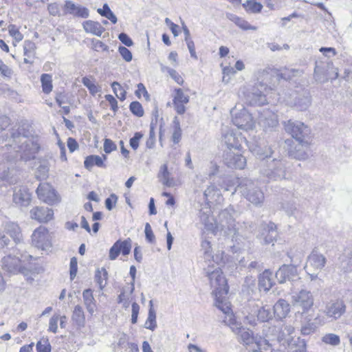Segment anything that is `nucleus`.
Masks as SVG:
<instances>
[{
    "label": "nucleus",
    "mask_w": 352,
    "mask_h": 352,
    "mask_svg": "<svg viewBox=\"0 0 352 352\" xmlns=\"http://www.w3.org/2000/svg\"><path fill=\"white\" fill-rule=\"evenodd\" d=\"M13 202L19 206L27 207L32 200L29 189L24 186H19L13 189Z\"/></svg>",
    "instance_id": "nucleus-14"
},
{
    "label": "nucleus",
    "mask_w": 352,
    "mask_h": 352,
    "mask_svg": "<svg viewBox=\"0 0 352 352\" xmlns=\"http://www.w3.org/2000/svg\"><path fill=\"white\" fill-rule=\"evenodd\" d=\"M326 263L327 258L323 254L317 252H312L310 254L305 266V270L311 281L318 278V275L324 267Z\"/></svg>",
    "instance_id": "nucleus-8"
},
{
    "label": "nucleus",
    "mask_w": 352,
    "mask_h": 352,
    "mask_svg": "<svg viewBox=\"0 0 352 352\" xmlns=\"http://www.w3.org/2000/svg\"><path fill=\"white\" fill-rule=\"evenodd\" d=\"M8 32L16 42L19 43L23 40V36L15 25H10L8 26Z\"/></svg>",
    "instance_id": "nucleus-51"
},
{
    "label": "nucleus",
    "mask_w": 352,
    "mask_h": 352,
    "mask_svg": "<svg viewBox=\"0 0 352 352\" xmlns=\"http://www.w3.org/2000/svg\"><path fill=\"white\" fill-rule=\"evenodd\" d=\"M223 314H225L223 322L230 327L231 331L237 336L239 342L245 345H250L256 342L257 338H254L253 331L243 327L241 322L236 321L231 310Z\"/></svg>",
    "instance_id": "nucleus-4"
},
{
    "label": "nucleus",
    "mask_w": 352,
    "mask_h": 352,
    "mask_svg": "<svg viewBox=\"0 0 352 352\" xmlns=\"http://www.w3.org/2000/svg\"><path fill=\"white\" fill-rule=\"evenodd\" d=\"M346 311V306L342 300H331L326 305L324 313L329 318L337 320Z\"/></svg>",
    "instance_id": "nucleus-15"
},
{
    "label": "nucleus",
    "mask_w": 352,
    "mask_h": 352,
    "mask_svg": "<svg viewBox=\"0 0 352 352\" xmlns=\"http://www.w3.org/2000/svg\"><path fill=\"white\" fill-rule=\"evenodd\" d=\"M36 193L39 199L50 205H53L59 201V197L54 188L48 183L41 184Z\"/></svg>",
    "instance_id": "nucleus-12"
},
{
    "label": "nucleus",
    "mask_w": 352,
    "mask_h": 352,
    "mask_svg": "<svg viewBox=\"0 0 352 352\" xmlns=\"http://www.w3.org/2000/svg\"><path fill=\"white\" fill-rule=\"evenodd\" d=\"M118 197L115 194H111L109 197L105 200V206L109 210H111L113 206L116 204Z\"/></svg>",
    "instance_id": "nucleus-64"
},
{
    "label": "nucleus",
    "mask_w": 352,
    "mask_h": 352,
    "mask_svg": "<svg viewBox=\"0 0 352 352\" xmlns=\"http://www.w3.org/2000/svg\"><path fill=\"white\" fill-rule=\"evenodd\" d=\"M252 312L256 313L257 320L265 322L272 318L270 307L267 305H259L257 302L252 305Z\"/></svg>",
    "instance_id": "nucleus-25"
},
{
    "label": "nucleus",
    "mask_w": 352,
    "mask_h": 352,
    "mask_svg": "<svg viewBox=\"0 0 352 352\" xmlns=\"http://www.w3.org/2000/svg\"><path fill=\"white\" fill-rule=\"evenodd\" d=\"M143 134L140 132H136L134 136L130 139V146L133 150H137L139 146V143Z\"/></svg>",
    "instance_id": "nucleus-59"
},
{
    "label": "nucleus",
    "mask_w": 352,
    "mask_h": 352,
    "mask_svg": "<svg viewBox=\"0 0 352 352\" xmlns=\"http://www.w3.org/2000/svg\"><path fill=\"white\" fill-rule=\"evenodd\" d=\"M32 258L29 254H21V258L8 255L2 258V267L10 273L16 274L21 272L25 263Z\"/></svg>",
    "instance_id": "nucleus-11"
},
{
    "label": "nucleus",
    "mask_w": 352,
    "mask_h": 352,
    "mask_svg": "<svg viewBox=\"0 0 352 352\" xmlns=\"http://www.w3.org/2000/svg\"><path fill=\"white\" fill-rule=\"evenodd\" d=\"M38 148L32 139L21 135L19 131L12 132L8 143L3 147L2 158H0V182L12 183V162L19 156L24 160L34 157Z\"/></svg>",
    "instance_id": "nucleus-1"
},
{
    "label": "nucleus",
    "mask_w": 352,
    "mask_h": 352,
    "mask_svg": "<svg viewBox=\"0 0 352 352\" xmlns=\"http://www.w3.org/2000/svg\"><path fill=\"white\" fill-rule=\"evenodd\" d=\"M281 208L288 216L294 215L296 210V206L294 202H284L282 204Z\"/></svg>",
    "instance_id": "nucleus-55"
},
{
    "label": "nucleus",
    "mask_w": 352,
    "mask_h": 352,
    "mask_svg": "<svg viewBox=\"0 0 352 352\" xmlns=\"http://www.w3.org/2000/svg\"><path fill=\"white\" fill-rule=\"evenodd\" d=\"M235 212L232 208H228L222 210L219 215V223L216 226L224 236L231 237L233 241L238 236V229L236 228L234 215Z\"/></svg>",
    "instance_id": "nucleus-6"
},
{
    "label": "nucleus",
    "mask_w": 352,
    "mask_h": 352,
    "mask_svg": "<svg viewBox=\"0 0 352 352\" xmlns=\"http://www.w3.org/2000/svg\"><path fill=\"white\" fill-rule=\"evenodd\" d=\"M292 307L295 311V316H302L307 314L314 305V297L312 293L305 289L300 291H293L290 294Z\"/></svg>",
    "instance_id": "nucleus-3"
},
{
    "label": "nucleus",
    "mask_w": 352,
    "mask_h": 352,
    "mask_svg": "<svg viewBox=\"0 0 352 352\" xmlns=\"http://www.w3.org/2000/svg\"><path fill=\"white\" fill-rule=\"evenodd\" d=\"M280 331V329L276 326H268L267 324L263 326V333L268 339L277 340V335Z\"/></svg>",
    "instance_id": "nucleus-43"
},
{
    "label": "nucleus",
    "mask_w": 352,
    "mask_h": 352,
    "mask_svg": "<svg viewBox=\"0 0 352 352\" xmlns=\"http://www.w3.org/2000/svg\"><path fill=\"white\" fill-rule=\"evenodd\" d=\"M37 352H50L51 346L47 339H42L36 344Z\"/></svg>",
    "instance_id": "nucleus-56"
},
{
    "label": "nucleus",
    "mask_w": 352,
    "mask_h": 352,
    "mask_svg": "<svg viewBox=\"0 0 352 352\" xmlns=\"http://www.w3.org/2000/svg\"><path fill=\"white\" fill-rule=\"evenodd\" d=\"M250 102L256 105H263L267 102L266 96L265 94H262L261 91H254L252 94Z\"/></svg>",
    "instance_id": "nucleus-48"
},
{
    "label": "nucleus",
    "mask_w": 352,
    "mask_h": 352,
    "mask_svg": "<svg viewBox=\"0 0 352 352\" xmlns=\"http://www.w3.org/2000/svg\"><path fill=\"white\" fill-rule=\"evenodd\" d=\"M72 320L79 329L85 326V314L83 308L80 305L74 307L72 314Z\"/></svg>",
    "instance_id": "nucleus-31"
},
{
    "label": "nucleus",
    "mask_w": 352,
    "mask_h": 352,
    "mask_svg": "<svg viewBox=\"0 0 352 352\" xmlns=\"http://www.w3.org/2000/svg\"><path fill=\"white\" fill-rule=\"evenodd\" d=\"M311 104V98L308 96L298 98L296 106L300 110L307 109Z\"/></svg>",
    "instance_id": "nucleus-52"
},
{
    "label": "nucleus",
    "mask_w": 352,
    "mask_h": 352,
    "mask_svg": "<svg viewBox=\"0 0 352 352\" xmlns=\"http://www.w3.org/2000/svg\"><path fill=\"white\" fill-rule=\"evenodd\" d=\"M30 214L32 219L40 223H47L53 219L54 211L47 207L36 206L30 210Z\"/></svg>",
    "instance_id": "nucleus-18"
},
{
    "label": "nucleus",
    "mask_w": 352,
    "mask_h": 352,
    "mask_svg": "<svg viewBox=\"0 0 352 352\" xmlns=\"http://www.w3.org/2000/svg\"><path fill=\"white\" fill-rule=\"evenodd\" d=\"M82 298L84 305L89 315L92 317L96 309V301L94 297L93 292L91 289H87L82 292Z\"/></svg>",
    "instance_id": "nucleus-26"
},
{
    "label": "nucleus",
    "mask_w": 352,
    "mask_h": 352,
    "mask_svg": "<svg viewBox=\"0 0 352 352\" xmlns=\"http://www.w3.org/2000/svg\"><path fill=\"white\" fill-rule=\"evenodd\" d=\"M321 340L324 344L333 346H338L340 344V336L335 333H326L321 338Z\"/></svg>",
    "instance_id": "nucleus-42"
},
{
    "label": "nucleus",
    "mask_w": 352,
    "mask_h": 352,
    "mask_svg": "<svg viewBox=\"0 0 352 352\" xmlns=\"http://www.w3.org/2000/svg\"><path fill=\"white\" fill-rule=\"evenodd\" d=\"M211 287L214 289L215 296L214 305L223 313H228L231 310L230 304L226 298L228 292V286L222 270L219 267L208 266L205 269Z\"/></svg>",
    "instance_id": "nucleus-2"
},
{
    "label": "nucleus",
    "mask_w": 352,
    "mask_h": 352,
    "mask_svg": "<svg viewBox=\"0 0 352 352\" xmlns=\"http://www.w3.org/2000/svg\"><path fill=\"white\" fill-rule=\"evenodd\" d=\"M111 87L116 96L120 100H124L126 98V91L123 87L118 82H113L111 84Z\"/></svg>",
    "instance_id": "nucleus-50"
},
{
    "label": "nucleus",
    "mask_w": 352,
    "mask_h": 352,
    "mask_svg": "<svg viewBox=\"0 0 352 352\" xmlns=\"http://www.w3.org/2000/svg\"><path fill=\"white\" fill-rule=\"evenodd\" d=\"M314 78L319 82L327 80V75L323 72L322 68L318 65H316L314 69Z\"/></svg>",
    "instance_id": "nucleus-57"
},
{
    "label": "nucleus",
    "mask_w": 352,
    "mask_h": 352,
    "mask_svg": "<svg viewBox=\"0 0 352 352\" xmlns=\"http://www.w3.org/2000/svg\"><path fill=\"white\" fill-rule=\"evenodd\" d=\"M275 276L280 283L287 280L294 282L300 279L294 265H283L276 272Z\"/></svg>",
    "instance_id": "nucleus-13"
},
{
    "label": "nucleus",
    "mask_w": 352,
    "mask_h": 352,
    "mask_svg": "<svg viewBox=\"0 0 352 352\" xmlns=\"http://www.w3.org/2000/svg\"><path fill=\"white\" fill-rule=\"evenodd\" d=\"M31 240L34 247L43 251L48 250L52 246L51 234L43 226H39L34 230L31 236Z\"/></svg>",
    "instance_id": "nucleus-10"
},
{
    "label": "nucleus",
    "mask_w": 352,
    "mask_h": 352,
    "mask_svg": "<svg viewBox=\"0 0 352 352\" xmlns=\"http://www.w3.org/2000/svg\"><path fill=\"white\" fill-rule=\"evenodd\" d=\"M131 239L130 238L126 239L124 241L118 240L116 241L118 248L120 252L124 255H128L131 250Z\"/></svg>",
    "instance_id": "nucleus-47"
},
{
    "label": "nucleus",
    "mask_w": 352,
    "mask_h": 352,
    "mask_svg": "<svg viewBox=\"0 0 352 352\" xmlns=\"http://www.w3.org/2000/svg\"><path fill=\"white\" fill-rule=\"evenodd\" d=\"M339 267L343 273L352 272V249H347L340 257Z\"/></svg>",
    "instance_id": "nucleus-29"
},
{
    "label": "nucleus",
    "mask_w": 352,
    "mask_h": 352,
    "mask_svg": "<svg viewBox=\"0 0 352 352\" xmlns=\"http://www.w3.org/2000/svg\"><path fill=\"white\" fill-rule=\"evenodd\" d=\"M82 82L84 85V86H85L88 89L89 93L93 96L96 95L97 93L101 91V87L97 85L95 83V81L91 80L89 77H83L82 78Z\"/></svg>",
    "instance_id": "nucleus-40"
},
{
    "label": "nucleus",
    "mask_w": 352,
    "mask_h": 352,
    "mask_svg": "<svg viewBox=\"0 0 352 352\" xmlns=\"http://www.w3.org/2000/svg\"><path fill=\"white\" fill-rule=\"evenodd\" d=\"M2 227L16 243H20L22 241L23 237L21 229L16 223L7 222Z\"/></svg>",
    "instance_id": "nucleus-28"
},
{
    "label": "nucleus",
    "mask_w": 352,
    "mask_h": 352,
    "mask_svg": "<svg viewBox=\"0 0 352 352\" xmlns=\"http://www.w3.org/2000/svg\"><path fill=\"white\" fill-rule=\"evenodd\" d=\"M227 18L243 30H256V26L251 25L248 21L233 14H227Z\"/></svg>",
    "instance_id": "nucleus-35"
},
{
    "label": "nucleus",
    "mask_w": 352,
    "mask_h": 352,
    "mask_svg": "<svg viewBox=\"0 0 352 352\" xmlns=\"http://www.w3.org/2000/svg\"><path fill=\"white\" fill-rule=\"evenodd\" d=\"M36 45L34 42L27 40L23 43V54L28 58L35 56Z\"/></svg>",
    "instance_id": "nucleus-46"
},
{
    "label": "nucleus",
    "mask_w": 352,
    "mask_h": 352,
    "mask_svg": "<svg viewBox=\"0 0 352 352\" xmlns=\"http://www.w3.org/2000/svg\"><path fill=\"white\" fill-rule=\"evenodd\" d=\"M241 195L256 207H261L265 201L262 190L252 180L245 179L236 188Z\"/></svg>",
    "instance_id": "nucleus-5"
},
{
    "label": "nucleus",
    "mask_w": 352,
    "mask_h": 352,
    "mask_svg": "<svg viewBox=\"0 0 352 352\" xmlns=\"http://www.w3.org/2000/svg\"><path fill=\"white\" fill-rule=\"evenodd\" d=\"M201 247L206 258L212 257L214 258V261L219 264H224L228 260L227 256L223 252L216 254L214 257L212 256L211 243L208 240L202 241Z\"/></svg>",
    "instance_id": "nucleus-23"
},
{
    "label": "nucleus",
    "mask_w": 352,
    "mask_h": 352,
    "mask_svg": "<svg viewBox=\"0 0 352 352\" xmlns=\"http://www.w3.org/2000/svg\"><path fill=\"white\" fill-rule=\"evenodd\" d=\"M236 73V71L233 67H225L223 69V78L222 81L225 83H228L230 81V76H233Z\"/></svg>",
    "instance_id": "nucleus-58"
},
{
    "label": "nucleus",
    "mask_w": 352,
    "mask_h": 352,
    "mask_svg": "<svg viewBox=\"0 0 352 352\" xmlns=\"http://www.w3.org/2000/svg\"><path fill=\"white\" fill-rule=\"evenodd\" d=\"M222 138V141L229 149H240L241 143L243 140L241 133L234 131L233 129H227L223 131Z\"/></svg>",
    "instance_id": "nucleus-16"
},
{
    "label": "nucleus",
    "mask_w": 352,
    "mask_h": 352,
    "mask_svg": "<svg viewBox=\"0 0 352 352\" xmlns=\"http://www.w3.org/2000/svg\"><path fill=\"white\" fill-rule=\"evenodd\" d=\"M243 6L248 12L252 13H259L263 8V5L256 0H247L245 3H243Z\"/></svg>",
    "instance_id": "nucleus-41"
},
{
    "label": "nucleus",
    "mask_w": 352,
    "mask_h": 352,
    "mask_svg": "<svg viewBox=\"0 0 352 352\" xmlns=\"http://www.w3.org/2000/svg\"><path fill=\"white\" fill-rule=\"evenodd\" d=\"M291 306L292 303L289 304L286 300L279 299L273 307L274 316L280 320L285 318L290 312Z\"/></svg>",
    "instance_id": "nucleus-24"
},
{
    "label": "nucleus",
    "mask_w": 352,
    "mask_h": 352,
    "mask_svg": "<svg viewBox=\"0 0 352 352\" xmlns=\"http://www.w3.org/2000/svg\"><path fill=\"white\" fill-rule=\"evenodd\" d=\"M189 102V96L185 95L182 89L175 90L173 105L175 111L179 114H183L186 111L185 104Z\"/></svg>",
    "instance_id": "nucleus-22"
},
{
    "label": "nucleus",
    "mask_w": 352,
    "mask_h": 352,
    "mask_svg": "<svg viewBox=\"0 0 352 352\" xmlns=\"http://www.w3.org/2000/svg\"><path fill=\"white\" fill-rule=\"evenodd\" d=\"M161 70L163 72H167L170 78H172L177 84L182 85L184 83L182 77L176 70L163 65H161Z\"/></svg>",
    "instance_id": "nucleus-45"
},
{
    "label": "nucleus",
    "mask_w": 352,
    "mask_h": 352,
    "mask_svg": "<svg viewBox=\"0 0 352 352\" xmlns=\"http://www.w3.org/2000/svg\"><path fill=\"white\" fill-rule=\"evenodd\" d=\"M258 123L265 129H273L278 125V117L272 111L265 109L259 116Z\"/></svg>",
    "instance_id": "nucleus-21"
},
{
    "label": "nucleus",
    "mask_w": 352,
    "mask_h": 352,
    "mask_svg": "<svg viewBox=\"0 0 352 352\" xmlns=\"http://www.w3.org/2000/svg\"><path fill=\"white\" fill-rule=\"evenodd\" d=\"M224 162L228 167L232 168L243 169L246 165V160L242 155L231 151L226 153Z\"/></svg>",
    "instance_id": "nucleus-20"
},
{
    "label": "nucleus",
    "mask_w": 352,
    "mask_h": 352,
    "mask_svg": "<svg viewBox=\"0 0 352 352\" xmlns=\"http://www.w3.org/2000/svg\"><path fill=\"white\" fill-rule=\"evenodd\" d=\"M232 121L239 129L248 131L253 129L255 122L252 114L242 104H237L230 111Z\"/></svg>",
    "instance_id": "nucleus-7"
},
{
    "label": "nucleus",
    "mask_w": 352,
    "mask_h": 352,
    "mask_svg": "<svg viewBox=\"0 0 352 352\" xmlns=\"http://www.w3.org/2000/svg\"><path fill=\"white\" fill-rule=\"evenodd\" d=\"M284 125L285 131L300 142V146L304 145L307 146L309 144V142L305 140V138L310 133V129L304 123L288 120L284 123Z\"/></svg>",
    "instance_id": "nucleus-9"
},
{
    "label": "nucleus",
    "mask_w": 352,
    "mask_h": 352,
    "mask_svg": "<svg viewBox=\"0 0 352 352\" xmlns=\"http://www.w3.org/2000/svg\"><path fill=\"white\" fill-rule=\"evenodd\" d=\"M255 344L256 349H254L253 352H273L274 351L272 344L270 343L267 338H260L257 339Z\"/></svg>",
    "instance_id": "nucleus-37"
},
{
    "label": "nucleus",
    "mask_w": 352,
    "mask_h": 352,
    "mask_svg": "<svg viewBox=\"0 0 352 352\" xmlns=\"http://www.w3.org/2000/svg\"><path fill=\"white\" fill-rule=\"evenodd\" d=\"M294 333V327L291 324H285L277 335V341L289 343L291 342L292 335Z\"/></svg>",
    "instance_id": "nucleus-34"
},
{
    "label": "nucleus",
    "mask_w": 352,
    "mask_h": 352,
    "mask_svg": "<svg viewBox=\"0 0 352 352\" xmlns=\"http://www.w3.org/2000/svg\"><path fill=\"white\" fill-rule=\"evenodd\" d=\"M118 51L124 60L130 62L132 60V54L129 50L125 47H120Z\"/></svg>",
    "instance_id": "nucleus-61"
},
{
    "label": "nucleus",
    "mask_w": 352,
    "mask_h": 352,
    "mask_svg": "<svg viewBox=\"0 0 352 352\" xmlns=\"http://www.w3.org/2000/svg\"><path fill=\"white\" fill-rule=\"evenodd\" d=\"M107 273L104 269H102L101 270H98L96 271L95 279L97 283L99 285L100 289H102L106 285L105 280L107 278Z\"/></svg>",
    "instance_id": "nucleus-49"
},
{
    "label": "nucleus",
    "mask_w": 352,
    "mask_h": 352,
    "mask_svg": "<svg viewBox=\"0 0 352 352\" xmlns=\"http://www.w3.org/2000/svg\"><path fill=\"white\" fill-rule=\"evenodd\" d=\"M106 159V155L100 157L99 155H91L85 158L84 165L88 170H91L94 166H97L98 167H105L104 160Z\"/></svg>",
    "instance_id": "nucleus-33"
},
{
    "label": "nucleus",
    "mask_w": 352,
    "mask_h": 352,
    "mask_svg": "<svg viewBox=\"0 0 352 352\" xmlns=\"http://www.w3.org/2000/svg\"><path fill=\"white\" fill-rule=\"evenodd\" d=\"M93 49L97 52L104 51L107 52L109 50V47L107 45L99 40H93Z\"/></svg>",
    "instance_id": "nucleus-63"
},
{
    "label": "nucleus",
    "mask_w": 352,
    "mask_h": 352,
    "mask_svg": "<svg viewBox=\"0 0 352 352\" xmlns=\"http://www.w3.org/2000/svg\"><path fill=\"white\" fill-rule=\"evenodd\" d=\"M145 328L153 331L157 327L156 313L153 307L149 308L148 316L146 320Z\"/></svg>",
    "instance_id": "nucleus-44"
},
{
    "label": "nucleus",
    "mask_w": 352,
    "mask_h": 352,
    "mask_svg": "<svg viewBox=\"0 0 352 352\" xmlns=\"http://www.w3.org/2000/svg\"><path fill=\"white\" fill-rule=\"evenodd\" d=\"M158 178L163 185L168 187H173L175 186V179L170 177V173L168 170L167 164H163L160 167V172L158 173Z\"/></svg>",
    "instance_id": "nucleus-32"
},
{
    "label": "nucleus",
    "mask_w": 352,
    "mask_h": 352,
    "mask_svg": "<svg viewBox=\"0 0 352 352\" xmlns=\"http://www.w3.org/2000/svg\"><path fill=\"white\" fill-rule=\"evenodd\" d=\"M211 211L209 208H206L199 211V219L201 223L208 230H213V218L211 217Z\"/></svg>",
    "instance_id": "nucleus-36"
},
{
    "label": "nucleus",
    "mask_w": 352,
    "mask_h": 352,
    "mask_svg": "<svg viewBox=\"0 0 352 352\" xmlns=\"http://www.w3.org/2000/svg\"><path fill=\"white\" fill-rule=\"evenodd\" d=\"M117 146L110 139H105L104 142V151L106 153H110L111 152L116 151Z\"/></svg>",
    "instance_id": "nucleus-62"
},
{
    "label": "nucleus",
    "mask_w": 352,
    "mask_h": 352,
    "mask_svg": "<svg viewBox=\"0 0 352 352\" xmlns=\"http://www.w3.org/2000/svg\"><path fill=\"white\" fill-rule=\"evenodd\" d=\"M42 90L45 94H50L52 91V77L48 74H43L41 76Z\"/></svg>",
    "instance_id": "nucleus-39"
},
{
    "label": "nucleus",
    "mask_w": 352,
    "mask_h": 352,
    "mask_svg": "<svg viewBox=\"0 0 352 352\" xmlns=\"http://www.w3.org/2000/svg\"><path fill=\"white\" fill-rule=\"evenodd\" d=\"M220 195V190L214 185H210L204 193L206 201H217Z\"/></svg>",
    "instance_id": "nucleus-38"
},
{
    "label": "nucleus",
    "mask_w": 352,
    "mask_h": 352,
    "mask_svg": "<svg viewBox=\"0 0 352 352\" xmlns=\"http://www.w3.org/2000/svg\"><path fill=\"white\" fill-rule=\"evenodd\" d=\"M131 111L138 117H142L144 115V110L142 104L137 101L132 102L129 106Z\"/></svg>",
    "instance_id": "nucleus-54"
},
{
    "label": "nucleus",
    "mask_w": 352,
    "mask_h": 352,
    "mask_svg": "<svg viewBox=\"0 0 352 352\" xmlns=\"http://www.w3.org/2000/svg\"><path fill=\"white\" fill-rule=\"evenodd\" d=\"M251 151L258 156L259 158L264 159L271 155L272 151L270 148H268L267 151L263 152L259 147H256L254 148H250Z\"/></svg>",
    "instance_id": "nucleus-60"
},
{
    "label": "nucleus",
    "mask_w": 352,
    "mask_h": 352,
    "mask_svg": "<svg viewBox=\"0 0 352 352\" xmlns=\"http://www.w3.org/2000/svg\"><path fill=\"white\" fill-rule=\"evenodd\" d=\"M82 25L86 33L91 34L97 36H100L105 30L99 22L92 20L84 21Z\"/></svg>",
    "instance_id": "nucleus-27"
},
{
    "label": "nucleus",
    "mask_w": 352,
    "mask_h": 352,
    "mask_svg": "<svg viewBox=\"0 0 352 352\" xmlns=\"http://www.w3.org/2000/svg\"><path fill=\"white\" fill-rule=\"evenodd\" d=\"M63 10L64 14H71L74 17L86 19L89 16V12L87 8L76 4L72 1L65 2Z\"/></svg>",
    "instance_id": "nucleus-19"
},
{
    "label": "nucleus",
    "mask_w": 352,
    "mask_h": 352,
    "mask_svg": "<svg viewBox=\"0 0 352 352\" xmlns=\"http://www.w3.org/2000/svg\"><path fill=\"white\" fill-rule=\"evenodd\" d=\"M272 273L270 270H265L258 277V287L260 290L268 292L273 286L272 278Z\"/></svg>",
    "instance_id": "nucleus-30"
},
{
    "label": "nucleus",
    "mask_w": 352,
    "mask_h": 352,
    "mask_svg": "<svg viewBox=\"0 0 352 352\" xmlns=\"http://www.w3.org/2000/svg\"><path fill=\"white\" fill-rule=\"evenodd\" d=\"M265 175L274 181L281 180L285 177V170L283 163L280 160H273L265 170Z\"/></svg>",
    "instance_id": "nucleus-17"
},
{
    "label": "nucleus",
    "mask_w": 352,
    "mask_h": 352,
    "mask_svg": "<svg viewBox=\"0 0 352 352\" xmlns=\"http://www.w3.org/2000/svg\"><path fill=\"white\" fill-rule=\"evenodd\" d=\"M60 318V316L59 314H54L49 321V328L48 331L52 332L54 333H57L58 331V322L59 319Z\"/></svg>",
    "instance_id": "nucleus-53"
}]
</instances>
